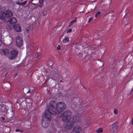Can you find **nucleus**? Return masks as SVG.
I'll return each mask as SVG.
<instances>
[{
  "label": "nucleus",
  "instance_id": "nucleus-48",
  "mask_svg": "<svg viewBox=\"0 0 133 133\" xmlns=\"http://www.w3.org/2000/svg\"><path fill=\"white\" fill-rule=\"evenodd\" d=\"M47 133H52L51 131H49L47 132Z\"/></svg>",
  "mask_w": 133,
  "mask_h": 133
},
{
  "label": "nucleus",
  "instance_id": "nucleus-6",
  "mask_svg": "<svg viewBox=\"0 0 133 133\" xmlns=\"http://www.w3.org/2000/svg\"><path fill=\"white\" fill-rule=\"evenodd\" d=\"M72 101L73 102L74 104L76 107H79L80 106L82 102V100L79 97L73 98L72 100Z\"/></svg>",
  "mask_w": 133,
  "mask_h": 133
},
{
  "label": "nucleus",
  "instance_id": "nucleus-20",
  "mask_svg": "<svg viewBox=\"0 0 133 133\" xmlns=\"http://www.w3.org/2000/svg\"><path fill=\"white\" fill-rule=\"evenodd\" d=\"M14 112V110L12 109V116L10 117L9 118V120L10 121H11L12 120V121H14L15 120V118L14 117V113L13 112Z\"/></svg>",
  "mask_w": 133,
  "mask_h": 133
},
{
  "label": "nucleus",
  "instance_id": "nucleus-8",
  "mask_svg": "<svg viewBox=\"0 0 133 133\" xmlns=\"http://www.w3.org/2000/svg\"><path fill=\"white\" fill-rule=\"evenodd\" d=\"M5 14L6 17L5 22L8 23L9 20V18H11L13 16V14L11 11L6 10L5 11Z\"/></svg>",
  "mask_w": 133,
  "mask_h": 133
},
{
  "label": "nucleus",
  "instance_id": "nucleus-39",
  "mask_svg": "<svg viewBox=\"0 0 133 133\" xmlns=\"http://www.w3.org/2000/svg\"><path fill=\"white\" fill-rule=\"evenodd\" d=\"M97 42L99 43L100 44L101 43V39H99V40H98Z\"/></svg>",
  "mask_w": 133,
  "mask_h": 133
},
{
  "label": "nucleus",
  "instance_id": "nucleus-9",
  "mask_svg": "<svg viewBox=\"0 0 133 133\" xmlns=\"http://www.w3.org/2000/svg\"><path fill=\"white\" fill-rule=\"evenodd\" d=\"M118 124V122H116L110 126V129L112 132H116L117 131Z\"/></svg>",
  "mask_w": 133,
  "mask_h": 133
},
{
  "label": "nucleus",
  "instance_id": "nucleus-13",
  "mask_svg": "<svg viewBox=\"0 0 133 133\" xmlns=\"http://www.w3.org/2000/svg\"><path fill=\"white\" fill-rule=\"evenodd\" d=\"M8 110L6 106L2 103L0 104V111L1 112H5L6 113Z\"/></svg>",
  "mask_w": 133,
  "mask_h": 133
},
{
  "label": "nucleus",
  "instance_id": "nucleus-49",
  "mask_svg": "<svg viewBox=\"0 0 133 133\" xmlns=\"http://www.w3.org/2000/svg\"><path fill=\"white\" fill-rule=\"evenodd\" d=\"M14 75H15V77L17 75V74H16H16H14Z\"/></svg>",
  "mask_w": 133,
  "mask_h": 133
},
{
  "label": "nucleus",
  "instance_id": "nucleus-31",
  "mask_svg": "<svg viewBox=\"0 0 133 133\" xmlns=\"http://www.w3.org/2000/svg\"><path fill=\"white\" fill-rule=\"evenodd\" d=\"M47 14V11H44L43 12V16H45Z\"/></svg>",
  "mask_w": 133,
  "mask_h": 133
},
{
  "label": "nucleus",
  "instance_id": "nucleus-32",
  "mask_svg": "<svg viewBox=\"0 0 133 133\" xmlns=\"http://www.w3.org/2000/svg\"><path fill=\"white\" fill-rule=\"evenodd\" d=\"M72 29L71 28L67 30L66 32L67 33H69L71 32L72 31Z\"/></svg>",
  "mask_w": 133,
  "mask_h": 133
},
{
  "label": "nucleus",
  "instance_id": "nucleus-16",
  "mask_svg": "<svg viewBox=\"0 0 133 133\" xmlns=\"http://www.w3.org/2000/svg\"><path fill=\"white\" fill-rule=\"evenodd\" d=\"M72 121H73L74 124L75 123H78L80 121V119L79 117L75 115L72 116Z\"/></svg>",
  "mask_w": 133,
  "mask_h": 133
},
{
  "label": "nucleus",
  "instance_id": "nucleus-4",
  "mask_svg": "<svg viewBox=\"0 0 133 133\" xmlns=\"http://www.w3.org/2000/svg\"><path fill=\"white\" fill-rule=\"evenodd\" d=\"M66 108V106L65 104L63 102H59L56 105V110L57 111L59 114L62 112Z\"/></svg>",
  "mask_w": 133,
  "mask_h": 133
},
{
  "label": "nucleus",
  "instance_id": "nucleus-2",
  "mask_svg": "<svg viewBox=\"0 0 133 133\" xmlns=\"http://www.w3.org/2000/svg\"><path fill=\"white\" fill-rule=\"evenodd\" d=\"M56 104L55 101L54 100H51L50 101V107L46 110H48L50 114L55 115L57 114V111L55 108Z\"/></svg>",
  "mask_w": 133,
  "mask_h": 133
},
{
  "label": "nucleus",
  "instance_id": "nucleus-38",
  "mask_svg": "<svg viewBox=\"0 0 133 133\" xmlns=\"http://www.w3.org/2000/svg\"><path fill=\"white\" fill-rule=\"evenodd\" d=\"M133 92V88L130 91V92L129 93V94L131 95L132 93Z\"/></svg>",
  "mask_w": 133,
  "mask_h": 133
},
{
  "label": "nucleus",
  "instance_id": "nucleus-1",
  "mask_svg": "<svg viewBox=\"0 0 133 133\" xmlns=\"http://www.w3.org/2000/svg\"><path fill=\"white\" fill-rule=\"evenodd\" d=\"M48 110H45L42 121V125L45 128H47L50 125L51 120V115Z\"/></svg>",
  "mask_w": 133,
  "mask_h": 133
},
{
  "label": "nucleus",
  "instance_id": "nucleus-15",
  "mask_svg": "<svg viewBox=\"0 0 133 133\" xmlns=\"http://www.w3.org/2000/svg\"><path fill=\"white\" fill-rule=\"evenodd\" d=\"M14 27L15 30L17 32H20L21 31V26L18 24H16L14 25Z\"/></svg>",
  "mask_w": 133,
  "mask_h": 133
},
{
  "label": "nucleus",
  "instance_id": "nucleus-3",
  "mask_svg": "<svg viewBox=\"0 0 133 133\" xmlns=\"http://www.w3.org/2000/svg\"><path fill=\"white\" fill-rule=\"evenodd\" d=\"M71 112L70 110H66L62 114L61 117L63 116L62 119L64 122H68L71 118Z\"/></svg>",
  "mask_w": 133,
  "mask_h": 133
},
{
  "label": "nucleus",
  "instance_id": "nucleus-29",
  "mask_svg": "<svg viewBox=\"0 0 133 133\" xmlns=\"http://www.w3.org/2000/svg\"><path fill=\"white\" fill-rule=\"evenodd\" d=\"M101 12L99 11H98L97 12V14L95 15V16L96 18L99 16L101 14Z\"/></svg>",
  "mask_w": 133,
  "mask_h": 133
},
{
  "label": "nucleus",
  "instance_id": "nucleus-45",
  "mask_svg": "<svg viewBox=\"0 0 133 133\" xmlns=\"http://www.w3.org/2000/svg\"><path fill=\"white\" fill-rule=\"evenodd\" d=\"M2 9V8L1 6L0 5V10Z\"/></svg>",
  "mask_w": 133,
  "mask_h": 133
},
{
  "label": "nucleus",
  "instance_id": "nucleus-41",
  "mask_svg": "<svg viewBox=\"0 0 133 133\" xmlns=\"http://www.w3.org/2000/svg\"><path fill=\"white\" fill-rule=\"evenodd\" d=\"M2 44V41L0 39V47L1 46Z\"/></svg>",
  "mask_w": 133,
  "mask_h": 133
},
{
  "label": "nucleus",
  "instance_id": "nucleus-40",
  "mask_svg": "<svg viewBox=\"0 0 133 133\" xmlns=\"http://www.w3.org/2000/svg\"><path fill=\"white\" fill-rule=\"evenodd\" d=\"M21 131V130L20 129H16L15 130V131L16 132H18V131Z\"/></svg>",
  "mask_w": 133,
  "mask_h": 133
},
{
  "label": "nucleus",
  "instance_id": "nucleus-30",
  "mask_svg": "<svg viewBox=\"0 0 133 133\" xmlns=\"http://www.w3.org/2000/svg\"><path fill=\"white\" fill-rule=\"evenodd\" d=\"M100 78L99 79V83H102L103 82V80H102L103 78L102 77H100Z\"/></svg>",
  "mask_w": 133,
  "mask_h": 133
},
{
  "label": "nucleus",
  "instance_id": "nucleus-21",
  "mask_svg": "<svg viewBox=\"0 0 133 133\" xmlns=\"http://www.w3.org/2000/svg\"><path fill=\"white\" fill-rule=\"evenodd\" d=\"M12 25L10 24H8L6 26V28L7 29L9 30L12 29Z\"/></svg>",
  "mask_w": 133,
  "mask_h": 133
},
{
  "label": "nucleus",
  "instance_id": "nucleus-37",
  "mask_svg": "<svg viewBox=\"0 0 133 133\" xmlns=\"http://www.w3.org/2000/svg\"><path fill=\"white\" fill-rule=\"evenodd\" d=\"M114 112L115 114H117V110L116 109H114Z\"/></svg>",
  "mask_w": 133,
  "mask_h": 133
},
{
  "label": "nucleus",
  "instance_id": "nucleus-5",
  "mask_svg": "<svg viewBox=\"0 0 133 133\" xmlns=\"http://www.w3.org/2000/svg\"><path fill=\"white\" fill-rule=\"evenodd\" d=\"M18 51L17 50H13L9 53V58L11 60H14L17 57Z\"/></svg>",
  "mask_w": 133,
  "mask_h": 133
},
{
  "label": "nucleus",
  "instance_id": "nucleus-26",
  "mask_svg": "<svg viewBox=\"0 0 133 133\" xmlns=\"http://www.w3.org/2000/svg\"><path fill=\"white\" fill-rule=\"evenodd\" d=\"M103 130L101 128H98L97 130H96V132L97 133H99L103 131Z\"/></svg>",
  "mask_w": 133,
  "mask_h": 133
},
{
  "label": "nucleus",
  "instance_id": "nucleus-33",
  "mask_svg": "<svg viewBox=\"0 0 133 133\" xmlns=\"http://www.w3.org/2000/svg\"><path fill=\"white\" fill-rule=\"evenodd\" d=\"M93 19V18L92 17H90L89 20L88 22L89 23L91 22Z\"/></svg>",
  "mask_w": 133,
  "mask_h": 133
},
{
  "label": "nucleus",
  "instance_id": "nucleus-14",
  "mask_svg": "<svg viewBox=\"0 0 133 133\" xmlns=\"http://www.w3.org/2000/svg\"><path fill=\"white\" fill-rule=\"evenodd\" d=\"M6 17L5 12L3 11H0V19L2 20H4V21L5 22Z\"/></svg>",
  "mask_w": 133,
  "mask_h": 133
},
{
  "label": "nucleus",
  "instance_id": "nucleus-43",
  "mask_svg": "<svg viewBox=\"0 0 133 133\" xmlns=\"http://www.w3.org/2000/svg\"><path fill=\"white\" fill-rule=\"evenodd\" d=\"M1 98L0 97V104L2 103V101L1 100Z\"/></svg>",
  "mask_w": 133,
  "mask_h": 133
},
{
  "label": "nucleus",
  "instance_id": "nucleus-28",
  "mask_svg": "<svg viewBox=\"0 0 133 133\" xmlns=\"http://www.w3.org/2000/svg\"><path fill=\"white\" fill-rule=\"evenodd\" d=\"M39 5L37 4H36L35 6H33L32 7V8H31L30 9H31L32 10L34 9L35 8H36L37 6H39Z\"/></svg>",
  "mask_w": 133,
  "mask_h": 133
},
{
  "label": "nucleus",
  "instance_id": "nucleus-25",
  "mask_svg": "<svg viewBox=\"0 0 133 133\" xmlns=\"http://www.w3.org/2000/svg\"><path fill=\"white\" fill-rule=\"evenodd\" d=\"M77 19H75L74 20L71 21L69 25V26H71L76 21Z\"/></svg>",
  "mask_w": 133,
  "mask_h": 133
},
{
  "label": "nucleus",
  "instance_id": "nucleus-42",
  "mask_svg": "<svg viewBox=\"0 0 133 133\" xmlns=\"http://www.w3.org/2000/svg\"><path fill=\"white\" fill-rule=\"evenodd\" d=\"M1 119H2L3 120H4V119L5 118H4V117H1Z\"/></svg>",
  "mask_w": 133,
  "mask_h": 133
},
{
  "label": "nucleus",
  "instance_id": "nucleus-22",
  "mask_svg": "<svg viewBox=\"0 0 133 133\" xmlns=\"http://www.w3.org/2000/svg\"><path fill=\"white\" fill-rule=\"evenodd\" d=\"M69 41V38L67 37H65L63 42L64 43L68 42Z\"/></svg>",
  "mask_w": 133,
  "mask_h": 133
},
{
  "label": "nucleus",
  "instance_id": "nucleus-23",
  "mask_svg": "<svg viewBox=\"0 0 133 133\" xmlns=\"http://www.w3.org/2000/svg\"><path fill=\"white\" fill-rule=\"evenodd\" d=\"M32 29V28L31 25H29L27 28H26V31L28 32L29 31H31Z\"/></svg>",
  "mask_w": 133,
  "mask_h": 133
},
{
  "label": "nucleus",
  "instance_id": "nucleus-51",
  "mask_svg": "<svg viewBox=\"0 0 133 133\" xmlns=\"http://www.w3.org/2000/svg\"><path fill=\"white\" fill-rule=\"evenodd\" d=\"M6 75H5V76H6Z\"/></svg>",
  "mask_w": 133,
  "mask_h": 133
},
{
  "label": "nucleus",
  "instance_id": "nucleus-27",
  "mask_svg": "<svg viewBox=\"0 0 133 133\" xmlns=\"http://www.w3.org/2000/svg\"><path fill=\"white\" fill-rule=\"evenodd\" d=\"M40 55V53L39 52H37L35 54V56L36 58H38Z\"/></svg>",
  "mask_w": 133,
  "mask_h": 133
},
{
  "label": "nucleus",
  "instance_id": "nucleus-11",
  "mask_svg": "<svg viewBox=\"0 0 133 133\" xmlns=\"http://www.w3.org/2000/svg\"><path fill=\"white\" fill-rule=\"evenodd\" d=\"M51 74L53 77H55L54 78L51 77V78L55 80H56V78L59 76V74L56 70L52 69L51 72Z\"/></svg>",
  "mask_w": 133,
  "mask_h": 133
},
{
  "label": "nucleus",
  "instance_id": "nucleus-46",
  "mask_svg": "<svg viewBox=\"0 0 133 133\" xmlns=\"http://www.w3.org/2000/svg\"><path fill=\"white\" fill-rule=\"evenodd\" d=\"M31 4L34 5L35 6V5L36 3H31Z\"/></svg>",
  "mask_w": 133,
  "mask_h": 133
},
{
  "label": "nucleus",
  "instance_id": "nucleus-34",
  "mask_svg": "<svg viewBox=\"0 0 133 133\" xmlns=\"http://www.w3.org/2000/svg\"><path fill=\"white\" fill-rule=\"evenodd\" d=\"M78 56L80 57H82L83 56V54L82 53H80L78 55Z\"/></svg>",
  "mask_w": 133,
  "mask_h": 133
},
{
  "label": "nucleus",
  "instance_id": "nucleus-35",
  "mask_svg": "<svg viewBox=\"0 0 133 133\" xmlns=\"http://www.w3.org/2000/svg\"><path fill=\"white\" fill-rule=\"evenodd\" d=\"M34 0H32L31 1H30L29 2V3H28V4L27 5H29L30 4V3H32V2L34 1Z\"/></svg>",
  "mask_w": 133,
  "mask_h": 133
},
{
  "label": "nucleus",
  "instance_id": "nucleus-12",
  "mask_svg": "<svg viewBox=\"0 0 133 133\" xmlns=\"http://www.w3.org/2000/svg\"><path fill=\"white\" fill-rule=\"evenodd\" d=\"M9 50L7 48L0 50V54L2 55H5L9 57Z\"/></svg>",
  "mask_w": 133,
  "mask_h": 133
},
{
  "label": "nucleus",
  "instance_id": "nucleus-19",
  "mask_svg": "<svg viewBox=\"0 0 133 133\" xmlns=\"http://www.w3.org/2000/svg\"><path fill=\"white\" fill-rule=\"evenodd\" d=\"M27 2V1H26L23 2H22L21 3H19V2L17 1L16 2V3L17 4H18L19 5H21L23 6V5H25V4H26Z\"/></svg>",
  "mask_w": 133,
  "mask_h": 133
},
{
  "label": "nucleus",
  "instance_id": "nucleus-36",
  "mask_svg": "<svg viewBox=\"0 0 133 133\" xmlns=\"http://www.w3.org/2000/svg\"><path fill=\"white\" fill-rule=\"evenodd\" d=\"M61 49V46H60L59 45L58 46H57V49L58 50H60Z\"/></svg>",
  "mask_w": 133,
  "mask_h": 133
},
{
  "label": "nucleus",
  "instance_id": "nucleus-7",
  "mask_svg": "<svg viewBox=\"0 0 133 133\" xmlns=\"http://www.w3.org/2000/svg\"><path fill=\"white\" fill-rule=\"evenodd\" d=\"M16 45L18 47L22 46L23 44L22 38L19 36H17L16 38Z\"/></svg>",
  "mask_w": 133,
  "mask_h": 133
},
{
  "label": "nucleus",
  "instance_id": "nucleus-47",
  "mask_svg": "<svg viewBox=\"0 0 133 133\" xmlns=\"http://www.w3.org/2000/svg\"><path fill=\"white\" fill-rule=\"evenodd\" d=\"M50 78H50H49L48 77H47V80L48 81V80H49Z\"/></svg>",
  "mask_w": 133,
  "mask_h": 133
},
{
  "label": "nucleus",
  "instance_id": "nucleus-18",
  "mask_svg": "<svg viewBox=\"0 0 133 133\" xmlns=\"http://www.w3.org/2000/svg\"><path fill=\"white\" fill-rule=\"evenodd\" d=\"M11 24H13L16 23L17 22V20L16 18L14 17H11L9 18L8 21Z\"/></svg>",
  "mask_w": 133,
  "mask_h": 133
},
{
  "label": "nucleus",
  "instance_id": "nucleus-50",
  "mask_svg": "<svg viewBox=\"0 0 133 133\" xmlns=\"http://www.w3.org/2000/svg\"><path fill=\"white\" fill-rule=\"evenodd\" d=\"M62 82V81H60V82Z\"/></svg>",
  "mask_w": 133,
  "mask_h": 133
},
{
  "label": "nucleus",
  "instance_id": "nucleus-17",
  "mask_svg": "<svg viewBox=\"0 0 133 133\" xmlns=\"http://www.w3.org/2000/svg\"><path fill=\"white\" fill-rule=\"evenodd\" d=\"M23 92L25 94L30 93L29 96H31L32 94L30 89L29 88L25 87L23 89Z\"/></svg>",
  "mask_w": 133,
  "mask_h": 133
},
{
  "label": "nucleus",
  "instance_id": "nucleus-24",
  "mask_svg": "<svg viewBox=\"0 0 133 133\" xmlns=\"http://www.w3.org/2000/svg\"><path fill=\"white\" fill-rule=\"evenodd\" d=\"M43 0H39V2L40 4L39 7L40 6V7H42L43 5Z\"/></svg>",
  "mask_w": 133,
  "mask_h": 133
},
{
  "label": "nucleus",
  "instance_id": "nucleus-10",
  "mask_svg": "<svg viewBox=\"0 0 133 133\" xmlns=\"http://www.w3.org/2000/svg\"><path fill=\"white\" fill-rule=\"evenodd\" d=\"M74 125L73 121H70L64 125V127L65 129L68 130L71 129Z\"/></svg>",
  "mask_w": 133,
  "mask_h": 133
},
{
  "label": "nucleus",
  "instance_id": "nucleus-44",
  "mask_svg": "<svg viewBox=\"0 0 133 133\" xmlns=\"http://www.w3.org/2000/svg\"><path fill=\"white\" fill-rule=\"evenodd\" d=\"M132 124L133 125V117L132 118Z\"/></svg>",
  "mask_w": 133,
  "mask_h": 133
}]
</instances>
